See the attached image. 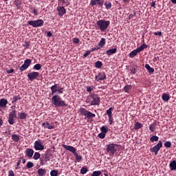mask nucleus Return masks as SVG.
<instances>
[{"mask_svg": "<svg viewBox=\"0 0 176 176\" xmlns=\"http://www.w3.org/2000/svg\"><path fill=\"white\" fill-rule=\"evenodd\" d=\"M104 79H107V76L104 72H100L96 76V80L97 82H99V80H104Z\"/></svg>", "mask_w": 176, "mask_h": 176, "instance_id": "13", "label": "nucleus"}, {"mask_svg": "<svg viewBox=\"0 0 176 176\" xmlns=\"http://www.w3.org/2000/svg\"><path fill=\"white\" fill-rule=\"evenodd\" d=\"M40 162H41V165L43 166L45 165V162H44V157H40Z\"/></svg>", "mask_w": 176, "mask_h": 176, "instance_id": "51", "label": "nucleus"}, {"mask_svg": "<svg viewBox=\"0 0 176 176\" xmlns=\"http://www.w3.org/2000/svg\"><path fill=\"white\" fill-rule=\"evenodd\" d=\"M26 167H27V168H28V169L33 168V167H34V163L32 162H28L27 163Z\"/></svg>", "mask_w": 176, "mask_h": 176, "instance_id": "43", "label": "nucleus"}, {"mask_svg": "<svg viewBox=\"0 0 176 176\" xmlns=\"http://www.w3.org/2000/svg\"><path fill=\"white\" fill-rule=\"evenodd\" d=\"M14 4L18 8L21 7V5L19 1H16Z\"/></svg>", "mask_w": 176, "mask_h": 176, "instance_id": "58", "label": "nucleus"}, {"mask_svg": "<svg viewBox=\"0 0 176 176\" xmlns=\"http://www.w3.org/2000/svg\"><path fill=\"white\" fill-rule=\"evenodd\" d=\"M164 146L167 148H170L171 142L170 141H166V143L164 144Z\"/></svg>", "mask_w": 176, "mask_h": 176, "instance_id": "46", "label": "nucleus"}, {"mask_svg": "<svg viewBox=\"0 0 176 176\" xmlns=\"http://www.w3.org/2000/svg\"><path fill=\"white\" fill-rule=\"evenodd\" d=\"M114 110V107H110L108 110H107V114L109 117H113L112 111Z\"/></svg>", "mask_w": 176, "mask_h": 176, "instance_id": "28", "label": "nucleus"}, {"mask_svg": "<svg viewBox=\"0 0 176 176\" xmlns=\"http://www.w3.org/2000/svg\"><path fill=\"white\" fill-rule=\"evenodd\" d=\"M21 157H20V160H18V161L16 162V166L17 167H19V165L21 164Z\"/></svg>", "mask_w": 176, "mask_h": 176, "instance_id": "57", "label": "nucleus"}, {"mask_svg": "<svg viewBox=\"0 0 176 176\" xmlns=\"http://www.w3.org/2000/svg\"><path fill=\"white\" fill-rule=\"evenodd\" d=\"M52 104L56 107H66L67 106L65 102L62 100L60 96L54 95L52 98Z\"/></svg>", "mask_w": 176, "mask_h": 176, "instance_id": "2", "label": "nucleus"}, {"mask_svg": "<svg viewBox=\"0 0 176 176\" xmlns=\"http://www.w3.org/2000/svg\"><path fill=\"white\" fill-rule=\"evenodd\" d=\"M109 122L110 125H112L113 122V116H110L109 117Z\"/></svg>", "mask_w": 176, "mask_h": 176, "instance_id": "49", "label": "nucleus"}, {"mask_svg": "<svg viewBox=\"0 0 176 176\" xmlns=\"http://www.w3.org/2000/svg\"><path fill=\"white\" fill-rule=\"evenodd\" d=\"M135 13L134 14H130L129 16V19H133L134 16H135Z\"/></svg>", "mask_w": 176, "mask_h": 176, "instance_id": "60", "label": "nucleus"}, {"mask_svg": "<svg viewBox=\"0 0 176 176\" xmlns=\"http://www.w3.org/2000/svg\"><path fill=\"white\" fill-rule=\"evenodd\" d=\"M16 117V111L15 110L12 111L9 114L8 122L10 125L14 124L15 118Z\"/></svg>", "mask_w": 176, "mask_h": 176, "instance_id": "10", "label": "nucleus"}, {"mask_svg": "<svg viewBox=\"0 0 176 176\" xmlns=\"http://www.w3.org/2000/svg\"><path fill=\"white\" fill-rule=\"evenodd\" d=\"M145 68L147 69L149 74H153V72H155V69L151 67L148 64H146L145 65Z\"/></svg>", "mask_w": 176, "mask_h": 176, "instance_id": "22", "label": "nucleus"}, {"mask_svg": "<svg viewBox=\"0 0 176 176\" xmlns=\"http://www.w3.org/2000/svg\"><path fill=\"white\" fill-rule=\"evenodd\" d=\"M119 145L111 143L107 145V152L111 155H113L118 150Z\"/></svg>", "mask_w": 176, "mask_h": 176, "instance_id": "5", "label": "nucleus"}, {"mask_svg": "<svg viewBox=\"0 0 176 176\" xmlns=\"http://www.w3.org/2000/svg\"><path fill=\"white\" fill-rule=\"evenodd\" d=\"M96 24L98 30L102 32H105L110 25V21L101 19L98 21Z\"/></svg>", "mask_w": 176, "mask_h": 176, "instance_id": "4", "label": "nucleus"}, {"mask_svg": "<svg viewBox=\"0 0 176 176\" xmlns=\"http://www.w3.org/2000/svg\"><path fill=\"white\" fill-rule=\"evenodd\" d=\"M39 76V73L37 72H32L28 74V78L29 80H35Z\"/></svg>", "mask_w": 176, "mask_h": 176, "instance_id": "12", "label": "nucleus"}, {"mask_svg": "<svg viewBox=\"0 0 176 176\" xmlns=\"http://www.w3.org/2000/svg\"><path fill=\"white\" fill-rule=\"evenodd\" d=\"M131 86L129 85H126L124 87V90L126 93H129V91L131 90Z\"/></svg>", "mask_w": 176, "mask_h": 176, "instance_id": "38", "label": "nucleus"}, {"mask_svg": "<svg viewBox=\"0 0 176 176\" xmlns=\"http://www.w3.org/2000/svg\"><path fill=\"white\" fill-rule=\"evenodd\" d=\"M34 151L32 148H27L25 153L26 156L29 158H32L34 155Z\"/></svg>", "mask_w": 176, "mask_h": 176, "instance_id": "16", "label": "nucleus"}, {"mask_svg": "<svg viewBox=\"0 0 176 176\" xmlns=\"http://www.w3.org/2000/svg\"><path fill=\"white\" fill-rule=\"evenodd\" d=\"M163 147V144L161 140L159 141V143L151 148V152L155 153V155H157L158 152Z\"/></svg>", "mask_w": 176, "mask_h": 176, "instance_id": "9", "label": "nucleus"}, {"mask_svg": "<svg viewBox=\"0 0 176 176\" xmlns=\"http://www.w3.org/2000/svg\"><path fill=\"white\" fill-rule=\"evenodd\" d=\"M104 6L106 7V9L109 10L112 7L111 3L108 1V2H105Z\"/></svg>", "mask_w": 176, "mask_h": 176, "instance_id": "40", "label": "nucleus"}, {"mask_svg": "<svg viewBox=\"0 0 176 176\" xmlns=\"http://www.w3.org/2000/svg\"><path fill=\"white\" fill-rule=\"evenodd\" d=\"M131 74H135V69H133L131 70Z\"/></svg>", "mask_w": 176, "mask_h": 176, "instance_id": "64", "label": "nucleus"}, {"mask_svg": "<svg viewBox=\"0 0 176 176\" xmlns=\"http://www.w3.org/2000/svg\"><path fill=\"white\" fill-rule=\"evenodd\" d=\"M63 148L64 149H65L67 151L71 152L72 153H73V155L75 156L76 160L77 162H80L82 160V156L80 155L77 152H76V149L72 146H69V145H66V144H63Z\"/></svg>", "mask_w": 176, "mask_h": 176, "instance_id": "3", "label": "nucleus"}, {"mask_svg": "<svg viewBox=\"0 0 176 176\" xmlns=\"http://www.w3.org/2000/svg\"><path fill=\"white\" fill-rule=\"evenodd\" d=\"M34 148L35 151H43L44 150V146L41 144V140H36L34 142Z\"/></svg>", "mask_w": 176, "mask_h": 176, "instance_id": "11", "label": "nucleus"}, {"mask_svg": "<svg viewBox=\"0 0 176 176\" xmlns=\"http://www.w3.org/2000/svg\"><path fill=\"white\" fill-rule=\"evenodd\" d=\"M32 63V60L29 58L26 59L25 61H24V64L27 66V67H30V64Z\"/></svg>", "mask_w": 176, "mask_h": 176, "instance_id": "42", "label": "nucleus"}, {"mask_svg": "<svg viewBox=\"0 0 176 176\" xmlns=\"http://www.w3.org/2000/svg\"><path fill=\"white\" fill-rule=\"evenodd\" d=\"M57 10L58 11L59 16H63L66 13V10L63 6L58 7Z\"/></svg>", "mask_w": 176, "mask_h": 176, "instance_id": "17", "label": "nucleus"}, {"mask_svg": "<svg viewBox=\"0 0 176 176\" xmlns=\"http://www.w3.org/2000/svg\"><path fill=\"white\" fill-rule=\"evenodd\" d=\"M87 172H88L87 168L82 167V168L80 169V174H81V175H85Z\"/></svg>", "mask_w": 176, "mask_h": 176, "instance_id": "36", "label": "nucleus"}, {"mask_svg": "<svg viewBox=\"0 0 176 176\" xmlns=\"http://www.w3.org/2000/svg\"><path fill=\"white\" fill-rule=\"evenodd\" d=\"M14 69H10L9 70H6L7 74H12L14 72Z\"/></svg>", "mask_w": 176, "mask_h": 176, "instance_id": "56", "label": "nucleus"}, {"mask_svg": "<svg viewBox=\"0 0 176 176\" xmlns=\"http://www.w3.org/2000/svg\"><path fill=\"white\" fill-rule=\"evenodd\" d=\"M46 174V170L45 168H39L38 170V176H44Z\"/></svg>", "mask_w": 176, "mask_h": 176, "instance_id": "23", "label": "nucleus"}, {"mask_svg": "<svg viewBox=\"0 0 176 176\" xmlns=\"http://www.w3.org/2000/svg\"><path fill=\"white\" fill-rule=\"evenodd\" d=\"M23 164H25L26 163V160L25 158L22 160Z\"/></svg>", "mask_w": 176, "mask_h": 176, "instance_id": "63", "label": "nucleus"}, {"mask_svg": "<svg viewBox=\"0 0 176 176\" xmlns=\"http://www.w3.org/2000/svg\"><path fill=\"white\" fill-rule=\"evenodd\" d=\"M158 140H159V137L158 136H157V135H153L151 138V139H150V141L151 142H158Z\"/></svg>", "mask_w": 176, "mask_h": 176, "instance_id": "30", "label": "nucleus"}, {"mask_svg": "<svg viewBox=\"0 0 176 176\" xmlns=\"http://www.w3.org/2000/svg\"><path fill=\"white\" fill-rule=\"evenodd\" d=\"M27 68H28V67L23 63V65L19 67V69L21 72H23V71H25Z\"/></svg>", "mask_w": 176, "mask_h": 176, "instance_id": "41", "label": "nucleus"}, {"mask_svg": "<svg viewBox=\"0 0 176 176\" xmlns=\"http://www.w3.org/2000/svg\"><path fill=\"white\" fill-rule=\"evenodd\" d=\"M142 124L140 123V122H136L135 124V126H134V129H135V130H139V129H142Z\"/></svg>", "mask_w": 176, "mask_h": 176, "instance_id": "32", "label": "nucleus"}, {"mask_svg": "<svg viewBox=\"0 0 176 176\" xmlns=\"http://www.w3.org/2000/svg\"><path fill=\"white\" fill-rule=\"evenodd\" d=\"M91 54V51H87L85 54H84V57H87V56H89Z\"/></svg>", "mask_w": 176, "mask_h": 176, "instance_id": "53", "label": "nucleus"}, {"mask_svg": "<svg viewBox=\"0 0 176 176\" xmlns=\"http://www.w3.org/2000/svg\"><path fill=\"white\" fill-rule=\"evenodd\" d=\"M40 158H41V154L38 152H35L33 156V160H38Z\"/></svg>", "mask_w": 176, "mask_h": 176, "instance_id": "29", "label": "nucleus"}, {"mask_svg": "<svg viewBox=\"0 0 176 176\" xmlns=\"http://www.w3.org/2000/svg\"><path fill=\"white\" fill-rule=\"evenodd\" d=\"M51 176H58V171L56 170H52L50 172Z\"/></svg>", "mask_w": 176, "mask_h": 176, "instance_id": "44", "label": "nucleus"}, {"mask_svg": "<svg viewBox=\"0 0 176 176\" xmlns=\"http://www.w3.org/2000/svg\"><path fill=\"white\" fill-rule=\"evenodd\" d=\"M102 174V172L100 170H95L92 173L91 176H100Z\"/></svg>", "mask_w": 176, "mask_h": 176, "instance_id": "37", "label": "nucleus"}, {"mask_svg": "<svg viewBox=\"0 0 176 176\" xmlns=\"http://www.w3.org/2000/svg\"><path fill=\"white\" fill-rule=\"evenodd\" d=\"M170 168L171 171L176 170V160H173L170 163Z\"/></svg>", "mask_w": 176, "mask_h": 176, "instance_id": "21", "label": "nucleus"}, {"mask_svg": "<svg viewBox=\"0 0 176 176\" xmlns=\"http://www.w3.org/2000/svg\"><path fill=\"white\" fill-rule=\"evenodd\" d=\"M90 5L92 6H103V1L102 0H91L90 2Z\"/></svg>", "mask_w": 176, "mask_h": 176, "instance_id": "15", "label": "nucleus"}, {"mask_svg": "<svg viewBox=\"0 0 176 176\" xmlns=\"http://www.w3.org/2000/svg\"><path fill=\"white\" fill-rule=\"evenodd\" d=\"M96 68H101L102 67V63L100 60L96 62L95 63Z\"/></svg>", "mask_w": 176, "mask_h": 176, "instance_id": "34", "label": "nucleus"}, {"mask_svg": "<svg viewBox=\"0 0 176 176\" xmlns=\"http://www.w3.org/2000/svg\"><path fill=\"white\" fill-rule=\"evenodd\" d=\"M8 176H15L14 173L12 170H8Z\"/></svg>", "mask_w": 176, "mask_h": 176, "instance_id": "50", "label": "nucleus"}, {"mask_svg": "<svg viewBox=\"0 0 176 176\" xmlns=\"http://www.w3.org/2000/svg\"><path fill=\"white\" fill-rule=\"evenodd\" d=\"M79 113L81 116L86 117L88 120L96 117V114L89 111L86 110L85 108H80Z\"/></svg>", "mask_w": 176, "mask_h": 176, "instance_id": "6", "label": "nucleus"}, {"mask_svg": "<svg viewBox=\"0 0 176 176\" xmlns=\"http://www.w3.org/2000/svg\"><path fill=\"white\" fill-rule=\"evenodd\" d=\"M155 5H156V1H153L151 3V7L155 8H156V7H155Z\"/></svg>", "mask_w": 176, "mask_h": 176, "instance_id": "55", "label": "nucleus"}, {"mask_svg": "<svg viewBox=\"0 0 176 176\" xmlns=\"http://www.w3.org/2000/svg\"><path fill=\"white\" fill-rule=\"evenodd\" d=\"M100 98L98 94H90L87 100L86 103L89 104L91 106H99L100 103Z\"/></svg>", "mask_w": 176, "mask_h": 176, "instance_id": "1", "label": "nucleus"}, {"mask_svg": "<svg viewBox=\"0 0 176 176\" xmlns=\"http://www.w3.org/2000/svg\"><path fill=\"white\" fill-rule=\"evenodd\" d=\"M100 47H98V48L94 47V48H92L91 50H90V51H91V52H94V51H95V50H98V49H100Z\"/></svg>", "mask_w": 176, "mask_h": 176, "instance_id": "62", "label": "nucleus"}, {"mask_svg": "<svg viewBox=\"0 0 176 176\" xmlns=\"http://www.w3.org/2000/svg\"><path fill=\"white\" fill-rule=\"evenodd\" d=\"M94 89V87L93 85L86 87V90H87V93H91V91H93Z\"/></svg>", "mask_w": 176, "mask_h": 176, "instance_id": "35", "label": "nucleus"}, {"mask_svg": "<svg viewBox=\"0 0 176 176\" xmlns=\"http://www.w3.org/2000/svg\"><path fill=\"white\" fill-rule=\"evenodd\" d=\"M154 34L156 36H161L162 35V32H154Z\"/></svg>", "mask_w": 176, "mask_h": 176, "instance_id": "54", "label": "nucleus"}, {"mask_svg": "<svg viewBox=\"0 0 176 176\" xmlns=\"http://www.w3.org/2000/svg\"><path fill=\"white\" fill-rule=\"evenodd\" d=\"M147 47H148V45L144 43L140 47L132 51L129 54L131 58H134V57H135V56L138 54V52L143 51Z\"/></svg>", "mask_w": 176, "mask_h": 176, "instance_id": "7", "label": "nucleus"}, {"mask_svg": "<svg viewBox=\"0 0 176 176\" xmlns=\"http://www.w3.org/2000/svg\"><path fill=\"white\" fill-rule=\"evenodd\" d=\"M42 126L45 129H47L49 130L54 129V124H50L48 122H44L42 123Z\"/></svg>", "mask_w": 176, "mask_h": 176, "instance_id": "14", "label": "nucleus"}, {"mask_svg": "<svg viewBox=\"0 0 176 176\" xmlns=\"http://www.w3.org/2000/svg\"><path fill=\"white\" fill-rule=\"evenodd\" d=\"M162 100L164 102H168L170 100V96L167 94H164L162 95Z\"/></svg>", "mask_w": 176, "mask_h": 176, "instance_id": "25", "label": "nucleus"}, {"mask_svg": "<svg viewBox=\"0 0 176 176\" xmlns=\"http://www.w3.org/2000/svg\"><path fill=\"white\" fill-rule=\"evenodd\" d=\"M105 38H102L100 41L98 43V45L100 46V47H102L104 45H105Z\"/></svg>", "mask_w": 176, "mask_h": 176, "instance_id": "33", "label": "nucleus"}, {"mask_svg": "<svg viewBox=\"0 0 176 176\" xmlns=\"http://www.w3.org/2000/svg\"><path fill=\"white\" fill-rule=\"evenodd\" d=\"M79 41H80V40H79V38H74V39H73V42H74V43H79Z\"/></svg>", "mask_w": 176, "mask_h": 176, "instance_id": "52", "label": "nucleus"}, {"mask_svg": "<svg viewBox=\"0 0 176 176\" xmlns=\"http://www.w3.org/2000/svg\"><path fill=\"white\" fill-rule=\"evenodd\" d=\"M12 140L14 142H19L21 140V136L17 135V134H13L12 135Z\"/></svg>", "mask_w": 176, "mask_h": 176, "instance_id": "19", "label": "nucleus"}, {"mask_svg": "<svg viewBox=\"0 0 176 176\" xmlns=\"http://www.w3.org/2000/svg\"><path fill=\"white\" fill-rule=\"evenodd\" d=\"M33 13L34 14V15L37 16L38 15V11L36 9L33 10Z\"/></svg>", "mask_w": 176, "mask_h": 176, "instance_id": "61", "label": "nucleus"}, {"mask_svg": "<svg viewBox=\"0 0 176 176\" xmlns=\"http://www.w3.org/2000/svg\"><path fill=\"white\" fill-rule=\"evenodd\" d=\"M156 126H157V123H156V122H153V124H151L149 126V130H150L151 132H154Z\"/></svg>", "mask_w": 176, "mask_h": 176, "instance_id": "31", "label": "nucleus"}, {"mask_svg": "<svg viewBox=\"0 0 176 176\" xmlns=\"http://www.w3.org/2000/svg\"><path fill=\"white\" fill-rule=\"evenodd\" d=\"M18 116L20 120H26L27 118V113H19Z\"/></svg>", "mask_w": 176, "mask_h": 176, "instance_id": "26", "label": "nucleus"}, {"mask_svg": "<svg viewBox=\"0 0 176 176\" xmlns=\"http://www.w3.org/2000/svg\"><path fill=\"white\" fill-rule=\"evenodd\" d=\"M117 52V48L110 49L107 51V54L111 56Z\"/></svg>", "mask_w": 176, "mask_h": 176, "instance_id": "24", "label": "nucleus"}, {"mask_svg": "<svg viewBox=\"0 0 176 176\" xmlns=\"http://www.w3.org/2000/svg\"><path fill=\"white\" fill-rule=\"evenodd\" d=\"M44 21L42 19H38L36 21H29L28 24L34 28H38L43 25Z\"/></svg>", "mask_w": 176, "mask_h": 176, "instance_id": "8", "label": "nucleus"}, {"mask_svg": "<svg viewBox=\"0 0 176 176\" xmlns=\"http://www.w3.org/2000/svg\"><path fill=\"white\" fill-rule=\"evenodd\" d=\"M105 135H106V133H100L99 134H98V138H100V139H101V140H103V139H104V138H105Z\"/></svg>", "mask_w": 176, "mask_h": 176, "instance_id": "48", "label": "nucleus"}, {"mask_svg": "<svg viewBox=\"0 0 176 176\" xmlns=\"http://www.w3.org/2000/svg\"><path fill=\"white\" fill-rule=\"evenodd\" d=\"M8 104V100L6 99H0V108H6Z\"/></svg>", "mask_w": 176, "mask_h": 176, "instance_id": "18", "label": "nucleus"}, {"mask_svg": "<svg viewBox=\"0 0 176 176\" xmlns=\"http://www.w3.org/2000/svg\"><path fill=\"white\" fill-rule=\"evenodd\" d=\"M23 46L25 48V49H28L30 46V42L28 41H25L23 43Z\"/></svg>", "mask_w": 176, "mask_h": 176, "instance_id": "39", "label": "nucleus"}, {"mask_svg": "<svg viewBox=\"0 0 176 176\" xmlns=\"http://www.w3.org/2000/svg\"><path fill=\"white\" fill-rule=\"evenodd\" d=\"M34 69H36V71H39V69H41V64H36L34 66Z\"/></svg>", "mask_w": 176, "mask_h": 176, "instance_id": "47", "label": "nucleus"}, {"mask_svg": "<svg viewBox=\"0 0 176 176\" xmlns=\"http://www.w3.org/2000/svg\"><path fill=\"white\" fill-rule=\"evenodd\" d=\"M21 99V98L19 95L13 96V100L12 101V104H14L17 101H19V100Z\"/></svg>", "mask_w": 176, "mask_h": 176, "instance_id": "27", "label": "nucleus"}, {"mask_svg": "<svg viewBox=\"0 0 176 176\" xmlns=\"http://www.w3.org/2000/svg\"><path fill=\"white\" fill-rule=\"evenodd\" d=\"M100 131H101V133H103L104 134H107V129L104 126H102L100 128Z\"/></svg>", "mask_w": 176, "mask_h": 176, "instance_id": "45", "label": "nucleus"}, {"mask_svg": "<svg viewBox=\"0 0 176 176\" xmlns=\"http://www.w3.org/2000/svg\"><path fill=\"white\" fill-rule=\"evenodd\" d=\"M52 33L50 32V31H49V32H47V36H48V37H51V36H52Z\"/></svg>", "mask_w": 176, "mask_h": 176, "instance_id": "59", "label": "nucleus"}, {"mask_svg": "<svg viewBox=\"0 0 176 176\" xmlns=\"http://www.w3.org/2000/svg\"><path fill=\"white\" fill-rule=\"evenodd\" d=\"M52 96H54L56 91H58V85L55 84L54 85L51 87Z\"/></svg>", "mask_w": 176, "mask_h": 176, "instance_id": "20", "label": "nucleus"}]
</instances>
